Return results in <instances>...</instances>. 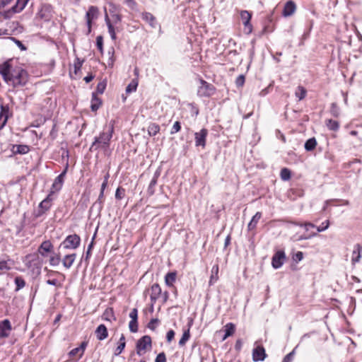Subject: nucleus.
I'll return each mask as SVG.
<instances>
[{
	"instance_id": "3",
	"label": "nucleus",
	"mask_w": 362,
	"mask_h": 362,
	"mask_svg": "<svg viewBox=\"0 0 362 362\" xmlns=\"http://www.w3.org/2000/svg\"><path fill=\"white\" fill-rule=\"evenodd\" d=\"M81 243V238L76 234L68 235L60 244L59 249L75 250L78 247Z\"/></svg>"
},
{
	"instance_id": "30",
	"label": "nucleus",
	"mask_w": 362,
	"mask_h": 362,
	"mask_svg": "<svg viewBox=\"0 0 362 362\" xmlns=\"http://www.w3.org/2000/svg\"><path fill=\"white\" fill-rule=\"evenodd\" d=\"M158 176H159V173H156L154 174L152 180L150 182V184H149L148 189H147V193L150 196L153 195L154 194V192H155L154 187H155V186L157 184Z\"/></svg>"
},
{
	"instance_id": "21",
	"label": "nucleus",
	"mask_w": 362,
	"mask_h": 362,
	"mask_svg": "<svg viewBox=\"0 0 362 362\" xmlns=\"http://www.w3.org/2000/svg\"><path fill=\"white\" fill-rule=\"evenodd\" d=\"M95 335L100 341L106 339L108 336L107 327L104 325H100L95 329Z\"/></svg>"
},
{
	"instance_id": "54",
	"label": "nucleus",
	"mask_w": 362,
	"mask_h": 362,
	"mask_svg": "<svg viewBox=\"0 0 362 362\" xmlns=\"http://www.w3.org/2000/svg\"><path fill=\"white\" fill-rule=\"evenodd\" d=\"M295 355V349L285 356L282 362H292Z\"/></svg>"
},
{
	"instance_id": "19",
	"label": "nucleus",
	"mask_w": 362,
	"mask_h": 362,
	"mask_svg": "<svg viewBox=\"0 0 362 362\" xmlns=\"http://www.w3.org/2000/svg\"><path fill=\"white\" fill-rule=\"evenodd\" d=\"M296 9V4L293 1H288L284 6L283 16L285 17L291 16L295 13Z\"/></svg>"
},
{
	"instance_id": "17",
	"label": "nucleus",
	"mask_w": 362,
	"mask_h": 362,
	"mask_svg": "<svg viewBox=\"0 0 362 362\" xmlns=\"http://www.w3.org/2000/svg\"><path fill=\"white\" fill-rule=\"evenodd\" d=\"M108 6H109V12L113 19V22L115 23L120 22L122 20V18L118 12V6L112 2H110L108 4Z\"/></svg>"
},
{
	"instance_id": "43",
	"label": "nucleus",
	"mask_w": 362,
	"mask_h": 362,
	"mask_svg": "<svg viewBox=\"0 0 362 362\" xmlns=\"http://www.w3.org/2000/svg\"><path fill=\"white\" fill-rule=\"evenodd\" d=\"M330 114L334 117H338L340 115V109L335 103L331 105Z\"/></svg>"
},
{
	"instance_id": "25",
	"label": "nucleus",
	"mask_w": 362,
	"mask_h": 362,
	"mask_svg": "<svg viewBox=\"0 0 362 362\" xmlns=\"http://www.w3.org/2000/svg\"><path fill=\"white\" fill-rule=\"evenodd\" d=\"M225 334L223 337L222 341L226 340L228 337L232 336L235 330V326L233 323L229 322L224 326Z\"/></svg>"
},
{
	"instance_id": "12",
	"label": "nucleus",
	"mask_w": 362,
	"mask_h": 362,
	"mask_svg": "<svg viewBox=\"0 0 362 362\" xmlns=\"http://www.w3.org/2000/svg\"><path fill=\"white\" fill-rule=\"evenodd\" d=\"M38 17L44 21H49L52 18V8L49 5H44L37 13Z\"/></svg>"
},
{
	"instance_id": "63",
	"label": "nucleus",
	"mask_w": 362,
	"mask_h": 362,
	"mask_svg": "<svg viewBox=\"0 0 362 362\" xmlns=\"http://www.w3.org/2000/svg\"><path fill=\"white\" fill-rule=\"evenodd\" d=\"M10 269V267L8 265L7 262L1 261L0 262V270H8Z\"/></svg>"
},
{
	"instance_id": "1",
	"label": "nucleus",
	"mask_w": 362,
	"mask_h": 362,
	"mask_svg": "<svg viewBox=\"0 0 362 362\" xmlns=\"http://www.w3.org/2000/svg\"><path fill=\"white\" fill-rule=\"evenodd\" d=\"M114 132V125L110 124L105 127L103 131L100 133L98 136L94 138V141L90 147V151H97L101 149L107 151L110 148V140Z\"/></svg>"
},
{
	"instance_id": "62",
	"label": "nucleus",
	"mask_w": 362,
	"mask_h": 362,
	"mask_svg": "<svg viewBox=\"0 0 362 362\" xmlns=\"http://www.w3.org/2000/svg\"><path fill=\"white\" fill-rule=\"evenodd\" d=\"M78 354H81V350L78 349V347L74 348L72 350H71L69 352V356L70 357H74V356H75Z\"/></svg>"
},
{
	"instance_id": "35",
	"label": "nucleus",
	"mask_w": 362,
	"mask_h": 362,
	"mask_svg": "<svg viewBox=\"0 0 362 362\" xmlns=\"http://www.w3.org/2000/svg\"><path fill=\"white\" fill-rule=\"evenodd\" d=\"M317 146V141L315 138L313 137L308 139L305 144V148L308 151H313Z\"/></svg>"
},
{
	"instance_id": "27",
	"label": "nucleus",
	"mask_w": 362,
	"mask_h": 362,
	"mask_svg": "<svg viewBox=\"0 0 362 362\" xmlns=\"http://www.w3.org/2000/svg\"><path fill=\"white\" fill-rule=\"evenodd\" d=\"M262 217V213L261 212H257L253 217L252 218L251 221L247 225V229L248 230H253L255 229L257 223L259 222V219Z\"/></svg>"
},
{
	"instance_id": "22",
	"label": "nucleus",
	"mask_w": 362,
	"mask_h": 362,
	"mask_svg": "<svg viewBox=\"0 0 362 362\" xmlns=\"http://www.w3.org/2000/svg\"><path fill=\"white\" fill-rule=\"evenodd\" d=\"M76 257V255L75 253L66 255L62 259L63 266L67 269H70L75 262Z\"/></svg>"
},
{
	"instance_id": "29",
	"label": "nucleus",
	"mask_w": 362,
	"mask_h": 362,
	"mask_svg": "<svg viewBox=\"0 0 362 362\" xmlns=\"http://www.w3.org/2000/svg\"><path fill=\"white\" fill-rule=\"evenodd\" d=\"M29 0H17L16 4L11 8L13 13H19L25 7Z\"/></svg>"
},
{
	"instance_id": "23",
	"label": "nucleus",
	"mask_w": 362,
	"mask_h": 362,
	"mask_svg": "<svg viewBox=\"0 0 362 362\" xmlns=\"http://www.w3.org/2000/svg\"><path fill=\"white\" fill-rule=\"evenodd\" d=\"M161 294V288L159 284H154L152 285L151 288V300L152 302H156V300L160 297Z\"/></svg>"
},
{
	"instance_id": "53",
	"label": "nucleus",
	"mask_w": 362,
	"mask_h": 362,
	"mask_svg": "<svg viewBox=\"0 0 362 362\" xmlns=\"http://www.w3.org/2000/svg\"><path fill=\"white\" fill-rule=\"evenodd\" d=\"M124 189L118 187L115 192V198L119 200L122 199L124 197Z\"/></svg>"
},
{
	"instance_id": "51",
	"label": "nucleus",
	"mask_w": 362,
	"mask_h": 362,
	"mask_svg": "<svg viewBox=\"0 0 362 362\" xmlns=\"http://www.w3.org/2000/svg\"><path fill=\"white\" fill-rule=\"evenodd\" d=\"M106 88V83L105 81H102L98 83L96 91L97 93L103 94L105 91V89Z\"/></svg>"
},
{
	"instance_id": "10",
	"label": "nucleus",
	"mask_w": 362,
	"mask_h": 362,
	"mask_svg": "<svg viewBox=\"0 0 362 362\" xmlns=\"http://www.w3.org/2000/svg\"><path fill=\"white\" fill-rule=\"evenodd\" d=\"M286 259L285 252L282 250L277 251L272 257V264L274 269L280 268Z\"/></svg>"
},
{
	"instance_id": "61",
	"label": "nucleus",
	"mask_w": 362,
	"mask_h": 362,
	"mask_svg": "<svg viewBox=\"0 0 362 362\" xmlns=\"http://www.w3.org/2000/svg\"><path fill=\"white\" fill-rule=\"evenodd\" d=\"M87 344H88V343L86 341H83L81 344L80 346H78V349L81 350V354H80L79 358L82 357V356L83 355L85 349L87 346Z\"/></svg>"
},
{
	"instance_id": "7",
	"label": "nucleus",
	"mask_w": 362,
	"mask_h": 362,
	"mask_svg": "<svg viewBox=\"0 0 362 362\" xmlns=\"http://www.w3.org/2000/svg\"><path fill=\"white\" fill-rule=\"evenodd\" d=\"M12 73L13 71L11 60L6 61L0 64V74L6 83H8L9 78Z\"/></svg>"
},
{
	"instance_id": "2",
	"label": "nucleus",
	"mask_w": 362,
	"mask_h": 362,
	"mask_svg": "<svg viewBox=\"0 0 362 362\" xmlns=\"http://www.w3.org/2000/svg\"><path fill=\"white\" fill-rule=\"evenodd\" d=\"M27 82V73L23 69L18 71H13L11 74L8 83H11L14 87L22 86Z\"/></svg>"
},
{
	"instance_id": "38",
	"label": "nucleus",
	"mask_w": 362,
	"mask_h": 362,
	"mask_svg": "<svg viewBox=\"0 0 362 362\" xmlns=\"http://www.w3.org/2000/svg\"><path fill=\"white\" fill-rule=\"evenodd\" d=\"M138 86V80L137 79H133L130 83L127 86L126 88V93L127 94H129L132 92H134L136 90Z\"/></svg>"
},
{
	"instance_id": "55",
	"label": "nucleus",
	"mask_w": 362,
	"mask_h": 362,
	"mask_svg": "<svg viewBox=\"0 0 362 362\" xmlns=\"http://www.w3.org/2000/svg\"><path fill=\"white\" fill-rule=\"evenodd\" d=\"M125 341H121L119 342V345L117 346L116 350H115V354L116 356H118L119 355L122 351L124 350V347H125Z\"/></svg>"
},
{
	"instance_id": "47",
	"label": "nucleus",
	"mask_w": 362,
	"mask_h": 362,
	"mask_svg": "<svg viewBox=\"0 0 362 362\" xmlns=\"http://www.w3.org/2000/svg\"><path fill=\"white\" fill-rule=\"evenodd\" d=\"M83 62V60H80V59H78V58L76 59V60L74 63L75 74H77L78 71L81 70Z\"/></svg>"
},
{
	"instance_id": "39",
	"label": "nucleus",
	"mask_w": 362,
	"mask_h": 362,
	"mask_svg": "<svg viewBox=\"0 0 362 362\" xmlns=\"http://www.w3.org/2000/svg\"><path fill=\"white\" fill-rule=\"evenodd\" d=\"M16 287V291H18L25 286V281L22 276H16L14 279Z\"/></svg>"
},
{
	"instance_id": "14",
	"label": "nucleus",
	"mask_w": 362,
	"mask_h": 362,
	"mask_svg": "<svg viewBox=\"0 0 362 362\" xmlns=\"http://www.w3.org/2000/svg\"><path fill=\"white\" fill-rule=\"evenodd\" d=\"M267 354L263 346H259L252 351V359L254 361H262L265 359Z\"/></svg>"
},
{
	"instance_id": "56",
	"label": "nucleus",
	"mask_w": 362,
	"mask_h": 362,
	"mask_svg": "<svg viewBox=\"0 0 362 362\" xmlns=\"http://www.w3.org/2000/svg\"><path fill=\"white\" fill-rule=\"evenodd\" d=\"M95 236V235H94V236H93V238L92 239L91 243L88 246V250H87V252H86V257H85V259L86 260H88L90 258V252H91V250H92V248L93 247V240H94Z\"/></svg>"
},
{
	"instance_id": "58",
	"label": "nucleus",
	"mask_w": 362,
	"mask_h": 362,
	"mask_svg": "<svg viewBox=\"0 0 362 362\" xmlns=\"http://www.w3.org/2000/svg\"><path fill=\"white\" fill-rule=\"evenodd\" d=\"M166 356L164 352L158 354L156 358L155 362H166Z\"/></svg>"
},
{
	"instance_id": "15",
	"label": "nucleus",
	"mask_w": 362,
	"mask_h": 362,
	"mask_svg": "<svg viewBox=\"0 0 362 362\" xmlns=\"http://www.w3.org/2000/svg\"><path fill=\"white\" fill-rule=\"evenodd\" d=\"M11 330V322L8 320H4L0 322V338H6Z\"/></svg>"
},
{
	"instance_id": "20",
	"label": "nucleus",
	"mask_w": 362,
	"mask_h": 362,
	"mask_svg": "<svg viewBox=\"0 0 362 362\" xmlns=\"http://www.w3.org/2000/svg\"><path fill=\"white\" fill-rule=\"evenodd\" d=\"M141 18L144 21L148 23L151 28H156L157 21H156L155 16L152 13H151L149 12H144L141 14Z\"/></svg>"
},
{
	"instance_id": "13",
	"label": "nucleus",
	"mask_w": 362,
	"mask_h": 362,
	"mask_svg": "<svg viewBox=\"0 0 362 362\" xmlns=\"http://www.w3.org/2000/svg\"><path fill=\"white\" fill-rule=\"evenodd\" d=\"M53 250V245L49 240H45L43 241L40 247H38V252L42 256V257H47V253L52 252Z\"/></svg>"
},
{
	"instance_id": "6",
	"label": "nucleus",
	"mask_w": 362,
	"mask_h": 362,
	"mask_svg": "<svg viewBox=\"0 0 362 362\" xmlns=\"http://www.w3.org/2000/svg\"><path fill=\"white\" fill-rule=\"evenodd\" d=\"M53 201V192H50L49 194L39 204V209L37 212V216H42L46 211H47L52 206V202Z\"/></svg>"
},
{
	"instance_id": "49",
	"label": "nucleus",
	"mask_w": 362,
	"mask_h": 362,
	"mask_svg": "<svg viewBox=\"0 0 362 362\" xmlns=\"http://www.w3.org/2000/svg\"><path fill=\"white\" fill-rule=\"evenodd\" d=\"M96 45L98 49L100 50L101 53L103 51V38L101 35H98L96 37Z\"/></svg>"
},
{
	"instance_id": "57",
	"label": "nucleus",
	"mask_w": 362,
	"mask_h": 362,
	"mask_svg": "<svg viewBox=\"0 0 362 362\" xmlns=\"http://www.w3.org/2000/svg\"><path fill=\"white\" fill-rule=\"evenodd\" d=\"M245 83V76L244 75L241 74L238 76V77L235 80V84L238 87H241Z\"/></svg>"
},
{
	"instance_id": "40",
	"label": "nucleus",
	"mask_w": 362,
	"mask_h": 362,
	"mask_svg": "<svg viewBox=\"0 0 362 362\" xmlns=\"http://www.w3.org/2000/svg\"><path fill=\"white\" fill-rule=\"evenodd\" d=\"M189 337H190V334H189V329H188L184 332L181 339L179 341V345L180 346H185L186 342L189 340Z\"/></svg>"
},
{
	"instance_id": "44",
	"label": "nucleus",
	"mask_w": 362,
	"mask_h": 362,
	"mask_svg": "<svg viewBox=\"0 0 362 362\" xmlns=\"http://www.w3.org/2000/svg\"><path fill=\"white\" fill-rule=\"evenodd\" d=\"M49 264L52 266H58L61 262V257L59 254H57L49 258Z\"/></svg>"
},
{
	"instance_id": "9",
	"label": "nucleus",
	"mask_w": 362,
	"mask_h": 362,
	"mask_svg": "<svg viewBox=\"0 0 362 362\" xmlns=\"http://www.w3.org/2000/svg\"><path fill=\"white\" fill-rule=\"evenodd\" d=\"M208 135L206 129H202L199 132L194 134L195 146L204 148L206 146V139Z\"/></svg>"
},
{
	"instance_id": "36",
	"label": "nucleus",
	"mask_w": 362,
	"mask_h": 362,
	"mask_svg": "<svg viewBox=\"0 0 362 362\" xmlns=\"http://www.w3.org/2000/svg\"><path fill=\"white\" fill-rule=\"evenodd\" d=\"M176 279V274L175 272H169L165 276V282L167 286H171Z\"/></svg>"
},
{
	"instance_id": "59",
	"label": "nucleus",
	"mask_w": 362,
	"mask_h": 362,
	"mask_svg": "<svg viewBox=\"0 0 362 362\" xmlns=\"http://www.w3.org/2000/svg\"><path fill=\"white\" fill-rule=\"evenodd\" d=\"M129 317L131 320H137L138 319V310L136 308H133L129 313Z\"/></svg>"
},
{
	"instance_id": "64",
	"label": "nucleus",
	"mask_w": 362,
	"mask_h": 362,
	"mask_svg": "<svg viewBox=\"0 0 362 362\" xmlns=\"http://www.w3.org/2000/svg\"><path fill=\"white\" fill-rule=\"evenodd\" d=\"M293 258H294V260H296L297 262L301 261L303 258V252H296Z\"/></svg>"
},
{
	"instance_id": "16",
	"label": "nucleus",
	"mask_w": 362,
	"mask_h": 362,
	"mask_svg": "<svg viewBox=\"0 0 362 362\" xmlns=\"http://www.w3.org/2000/svg\"><path fill=\"white\" fill-rule=\"evenodd\" d=\"M98 13V9L96 6H90L88 11L86 13V17L89 32L90 31L91 21L97 17Z\"/></svg>"
},
{
	"instance_id": "46",
	"label": "nucleus",
	"mask_w": 362,
	"mask_h": 362,
	"mask_svg": "<svg viewBox=\"0 0 362 362\" xmlns=\"http://www.w3.org/2000/svg\"><path fill=\"white\" fill-rule=\"evenodd\" d=\"M292 223L294 225H296V226H299L300 227H304V228L306 231H308L310 228H315V226L313 223H310V222H305L304 223H298L293 222Z\"/></svg>"
},
{
	"instance_id": "5",
	"label": "nucleus",
	"mask_w": 362,
	"mask_h": 362,
	"mask_svg": "<svg viewBox=\"0 0 362 362\" xmlns=\"http://www.w3.org/2000/svg\"><path fill=\"white\" fill-rule=\"evenodd\" d=\"M200 86L197 90V95L200 97H209L215 93V87L206 82V81L200 78Z\"/></svg>"
},
{
	"instance_id": "28",
	"label": "nucleus",
	"mask_w": 362,
	"mask_h": 362,
	"mask_svg": "<svg viewBox=\"0 0 362 362\" xmlns=\"http://www.w3.org/2000/svg\"><path fill=\"white\" fill-rule=\"evenodd\" d=\"M105 23H106V24L107 25L108 33L110 35L111 39L112 40H115L117 37H116V33H115V28H114L111 21H110V18L108 17V15H107V13L105 15Z\"/></svg>"
},
{
	"instance_id": "48",
	"label": "nucleus",
	"mask_w": 362,
	"mask_h": 362,
	"mask_svg": "<svg viewBox=\"0 0 362 362\" xmlns=\"http://www.w3.org/2000/svg\"><path fill=\"white\" fill-rule=\"evenodd\" d=\"M129 328L132 332H133V333L136 332L138 331L137 320H130V322L129 323Z\"/></svg>"
},
{
	"instance_id": "32",
	"label": "nucleus",
	"mask_w": 362,
	"mask_h": 362,
	"mask_svg": "<svg viewBox=\"0 0 362 362\" xmlns=\"http://www.w3.org/2000/svg\"><path fill=\"white\" fill-rule=\"evenodd\" d=\"M13 151L15 153L26 154L29 152L30 148L27 145H15L13 147Z\"/></svg>"
},
{
	"instance_id": "45",
	"label": "nucleus",
	"mask_w": 362,
	"mask_h": 362,
	"mask_svg": "<svg viewBox=\"0 0 362 362\" xmlns=\"http://www.w3.org/2000/svg\"><path fill=\"white\" fill-rule=\"evenodd\" d=\"M158 324H159V320L157 319V318H153L148 322L147 327H148V329L154 331L156 329V327H157Z\"/></svg>"
},
{
	"instance_id": "8",
	"label": "nucleus",
	"mask_w": 362,
	"mask_h": 362,
	"mask_svg": "<svg viewBox=\"0 0 362 362\" xmlns=\"http://www.w3.org/2000/svg\"><path fill=\"white\" fill-rule=\"evenodd\" d=\"M240 15L243 23L245 26V32L247 34L251 33L252 30V26L250 23L252 14L249 11L244 10L240 11Z\"/></svg>"
},
{
	"instance_id": "50",
	"label": "nucleus",
	"mask_w": 362,
	"mask_h": 362,
	"mask_svg": "<svg viewBox=\"0 0 362 362\" xmlns=\"http://www.w3.org/2000/svg\"><path fill=\"white\" fill-rule=\"evenodd\" d=\"M180 129H181L180 122L178 121H176L174 123V124L170 130V134H175L177 133L178 132H180Z\"/></svg>"
},
{
	"instance_id": "4",
	"label": "nucleus",
	"mask_w": 362,
	"mask_h": 362,
	"mask_svg": "<svg viewBox=\"0 0 362 362\" xmlns=\"http://www.w3.org/2000/svg\"><path fill=\"white\" fill-rule=\"evenodd\" d=\"M151 338L148 335H145L139 339L136 345V354L141 356H143L148 350L152 347Z\"/></svg>"
},
{
	"instance_id": "33",
	"label": "nucleus",
	"mask_w": 362,
	"mask_h": 362,
	"mask_svg": "<svg viewBox=\"0 0 362 362\" xmlns=\"http://www.w3.org/2000/svg\"><path fill=\"white\" fill-rule=\"evenodd\" d=\"M316 235H317V233L312 232V233L306 234V235H293L291 238V240L293 241H300V240H303L310 239L313 237H315Z\"/></svg>"
},
{
	"instance_id": "34",
	"label": "nucleus",
	"mask_w": 362,
	"mask_h": 362,
	"mask_svg": "<svg viewBox=\"0 0 362 362\" xmlns=\"http://www.w3.org/2000/svg\"><path fill=\"white\" fill-rule=\"evenodd\" d=\"M325 124L327 127L332 131H337L339 128V122L332 119H326Z\"/></svg>"
},
{
	"instance_id": "24",
	"label": "nucleus",
	"mask_w": 362,
	"mask_h": 362,
	"mask_svg": "<svg viewBox=\"0 0 362 362\" xmlns=\"http://www.w3.org/2000/svg\"><path fill=\"white\" fill-rule=\"evenodd\" d=\"M101 104H102L101 99L97 96L96 93H93L92 98H91V105H90L91 110L93 112L97 111L99 109V107H100Z\"/></svg>"
},
{
	"instance_id": "41",
	"label": "nucleus",
	"mask_w": 362,
	"mask_h": 362,
	"mask_svg": "<svg viewBox=\"0 0 362 362\" xmlns=\"http://www.w3.org/2000/svg\"><path fill=\"white\" fill-rule=\"evenodd\" d=\"M291 174L290 170L286 168L281 169L280 177L282 180L287 181L291 178Z\"/></svg>"
},
{
	"instance_id": "31",
	"label": "nucleus",
	"mask_w": 362,
	"mask_h": 362,
	"mask_svg": "<svg viewBox=\"0 0 362 362\" xmlns=\"http://www.w3.org/2000/svg\"><path fill=\"white\" fill-rule=\"evenodd\" d=\"M8 120V110L1 106L0 112V129H1L6 124Z\"/></svg>"
},
{
	"instance_id": "26",
	"label": "nucleus",
	"mask_w": 362,
	"mask_h": 362,
	"mask_svg": "<svg viewBox=\"0 0 362 362\" xmlns=\"http://www.w3.org/2000/svg\"><path fill=\"white\" fill-rule=\"evenodd\" d=\"M218 270H219V267H218V264H216L212 267L211 271V276H210V279H209V282L210 286L213 285L218 279Z\"/></svg>"
},
{
	"instance_id": "60",
	"label": "nucleus",
	"mask_w": 362,
	"mask_h": 362,
	"mask_svg": "<svg viewBox=\"0 0 362 362\" xmlns=\"http://www.w3.org/2000/svg\"><path fill=\"white\" fill-rule=\"evenodd\" d=\"M175 337V332L173 329L169 330L166 334V339L168 343H170Z\"/></svg>"
},
{
	"instance_id": "18",
	"label": "nucleus",
	"mask_w": 362,
	"mask_h": 362,
	"mask_svg": "<svg viewBox=\"0 0 362 362\" xmlns=\"http://www.w3.org/2000/svg\"><path fill=\"white\" fill-rule=\"evenodd\" d=\"M361 252H362V246L360 244H356L354 246V250L352 252L351 257V263L352 264H355L360 262L361 258Z\"/></svg>"
},
{
	"instance_id": "52",
	"label": "nucleus",
	"mask_w": 362,
	"mask_h": 362,
	"mask_svg": "<svg viewBox=\"0 0 362 362\" xmlns=\"http://www.w3.org/2000/svg\"><path fill=\"white\" fill-rule=\"evenodd\" d=\"M329 226V221L328 220L322 223L321 226L317 227V232H322L327 230Z\"/></svg>"
},
{
	"instance_id": "37",
	"label": "nucleus",
	"mask_w": 362,
	"mask_h": 362,
	"mask_svg": "<svg viewBox=\"0 0 362 362\" xmlns=\"http://www.w3.org/2000/svg\"><path fill=\"white\" fill-rule=\"evenodd\" d=\"M160 131V126L156 123H151L148 127V132L150 136L156 135Z\"/></svg>"
},
{
	"instance_id": "42",
	"label": "nucleus",
	"mask_w": 362,
	"mask_h": 362,
	"mask_svg": "<svg viewBox=\"0 0 362 362\" xmlns=\"http://www.w3.org/2000/svg\"><path fill=\"white\" fill-rule=\"evenodd\" d=\"M306 90L303 86H298L295 94L299 100H301L306 96Z\"/></svg>"
},
{
	"instance_id": "11",
	"label": "nucleus",
	"mask_w": 362,
	"mask_h": 362,
	"mask_svg": "<svg viewBox=\"0 0 362 362\" xmlns=\"http://www.w3.org/2000/svg\"><path fill=\"white\" fill-rule=\"evenodd\" d=\"M67 171V167L62 171V173L59 175L54 180V182L52 185V190L51 192H53V194L55 192L59 191L63 185L64 177L66 174Z\"/></svg>"
}]
</instances>
